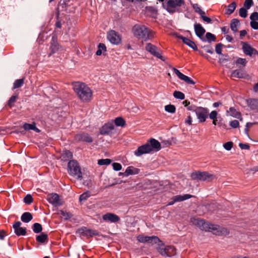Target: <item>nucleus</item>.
Returning a JSON list of instances; mask_svg holds the SVG:
<instances>
[{
  "instance_id": "nucleus-56",
  "label": "nucleus",
  "mask_w": 258,
  "mask_h": 258,
  "mask_svg": "<svg viewBox=\"0 0 258 258\" xmlns=\"http://www.w3.org/2000/svg\"><path fill=\"white\" fill-rule=\"evenodd\" d=\"M200 16H201V18L203 19V20L204 21H205V22H206L207 23H211L212 20H211V18L206 16L205 14H202Z\"/></svg>"
},
{
  "instance_id": "nucleus-31",
  "label": "nucleus",
  "mask_w": 258,
  "mask_h": 258,
  "mask_svg": "<svg viewBox=\"0 0 258 258\" xmlns=\"http://www.w3.org/2000/svg\"><path fill=\"white\" fill-rule=\"evenodd\" d=\"M239 25V21L237 19H233L230 24V28L234 32L238 31L237 27Z\"/></svg>"
},
{
  "instance_id": "nucleus-32",
  "label": "nucleus",
  "mask_w": 258,
  "mask_h": 258,
  "mask_svg": "<svg viewBox=\"0 0 258 258\" xmlns=\"http://www.w3.org/2000/svg\"><path fill=\"white\" fill-rule=\"evenodd\" d=\"M57 214L60 215L61 217L63 218L64 220H68L72 217L71 213L63 210H59L57 212Z\"/></svg>"
},
{
  "instance_id": "nucleus-12",
  "label": "nucleus",
  "mask_w": 258,
  "mask_h": 258,
  "mask_svg": "<svg viewBox=\"0 0 258 258\" xmlns=\"http://www.w3.org/2000/svg\"><path fill=\"white\" fill-rule=\"evenodd\" d=\"M137 239L141 243H151L152 244H156L158 243V242H161V240L156 236H145L143 234L139 235L137 237Z\"/></svg>"
},
{
  "instance_id": "nucleus-15",
  "label": "nucleus",
  "mask_w": 258,
  "mask_h": 258,
  "mask_svg": "<svg viewBox=\"0 0 258 258\" xmlns=\"http://www.w3.org/2000/svg\"><path fill=\"white\" fill-rule=\"evenodd\" d=\"M242 49L244 53L247 55H258V51L246 42H242Z\"/></svg>"
},
{
  "instance_id": "nucleus-13",
  "label": "nucleus",
  "mask_w": 258,
  "mask_h": 258,
  "mask_svg": "<svg viewBox=\"0 0 258 258\" xmlns=\"http://www.w3.org/2000/svg\"><path fill=\"white\" fill-rule=\"evenodd\" d=\"M46 199L49 203L55 207L62 205V202L57 194L52 193L48 195Z\"/></svg>"
},
{
  "instance_id": "nucleus-1",
  "label": "nucleus",
  "mask_w": 258,
  "mask_h": 258,
  "mask_svg": "<svg viewBox=\"0 0 258 258\" xmlns=\"http://www.w3.org/2000/svg\"><path fill=\"white\" fill-rule=\"evenodd\" d=\"M191 222L199 227L202 230L211 232L217 235H225L229 233L227 228L221 227L217 225H214L199 218H191Z\"/></svg>"
},
{
  "instance_id": "nucleus-24",
  "label": "nucleus",
  "mask_w": 258,
  "mask_h": 258,
  "mask_svg": "<svg viewBox=\"0 0 258 258\" xmlns=\"http://www.w3.org/2000/svg\"><path fill=\"white\" fill-rule=\"evenodd\" d=\"M228 114L229 115L237 118H240V117H241L240 112L238 111L234 107H230L229 110H227V115Z\"/></svg>"
},
{
  "instance_id": "nucleus-22",
  "label": "nucleus",
  "mask_w": 258,
  "mask_h": 258,
  "mask_svg": "<svg viewBox=\"0 0 258 258\" xmlns=\"http://www.w3.org/2000/svg\"><path fill=\"white\" fill-rule=\"evenodd\" d=\"M140 170L138 168L133 166L128 167L124 172L122 173L125 176H128L130 175L137 174L139 173Z\"/></svg>"
},
{
  "instance_id": "nucleus-41",
  "label": "nucleus",
  "mask_w": 258,
  "mask_h": 258,
  "mask_svg": "<svg viewBox=\"0 0 258 258\" xmlns=\"http://www.w3.org/2000/svg\"><path fill=\"white\" fill-rule=\"evenodd\" d=\"M206 38L207 39V40L209 42H211L212 41H215L216 39V36L214 34H213L210 32H207L206 33Z\"/></svg>"
},
{
  "instance_id": "nucleus-10",
  "label": "nucleus",
  "mask_w": 258,
  "mask_h": 258,
  "mask_svg": "<svg viewBox=\"0 0 258 258\" xmlns=\"http://www.w3.org/2000/svg\"><path fill=\"white\" fill-rule=\"evenodd\" d=\"M194 111L195 112L199 122H204L206 120L209 114V109L203 107H196Z\"/></svg>"
},
{
  "instance_id": "nucleus-18",
  "label": "nucleus",
  "mask_w": 258,
  "mask_h": 258,
  "mask_svg": "<svg viewBox=\"0 0 258 258\" xmlns=\"http://www.w3.org/2000/svg\"><path fill=\"white\" fill-rule=\"evenodd\" d=\"M102 219L104 221L112 223H115L120 220V218L117 215L111 213L104 214L102 217Z\"/></svg>"
},
{
  "instance_id": "nucleus-35",
  "label": "nucleus",
  "mask_w": 258,
  "mask_h": 258,
  "mask_svg": "<svg viewBox=\"0 0 258 258\" xmlns=\"http://www.w3.org/2000/svg\"><path fill=\"white\" fill-rule=\"evenodd\" d=\"M236 7V4L235 2H232L231 4L228 6V8L226 10V14L228 15H231L232 14Z\"/></svg>"
},
{
  "instance_id": "nucleus-36",
  "label": "nucleus",
  "mask_w": 258,
  "mask_h": 258,
  "mask_svg": "<svg viewBox=\"0 0 258 258\" xmlns=\"http://www.w3.org/2000/svg\"><path fill=\"white\" fill-rule=\"evenodd\" d=\"M106 51V47L104 44L103 43H99L98 45V50L96 52V54L97 55H101L102 54L103 51Z\"/></svg>"
},
{
  "instance_id": "nucleus-33",
  "label": "nucleus",
  "mask_w": 258,
  "mask_h": 258,
  "mask_svg": "<svg viewBox=\"0 0 258 258\" xmlns=\"http://www.w3.org/2000/svg\"><path fill=\"white\" fill-rule=\"evenodd\" d=\"M244 73L243 71L240 70H236L232 72L231 77L236 78H244Z\"/></svg>"
},
{
  "instance_id": "nucleus-27",
  "label": "nucleus",
  "mask_w": 258,
  "mask_h": 258,
  "mask_svg": "<svg viewBox=\"0 0 258 258\" xmlns=\"http://www.w3.org/2000/svg\"><path fill=\"white\" fill-rule=\"evenodd\" d=\"M79 232L81 233H84L86 235L93 236L97 235V232L95 231L88 229L86 227H83L80 229Z\"/></svg>"
},
{
  "instance_id": "nucleus-8",
  "label": "nucleus",
  "mask_w": 258,
  "mask_h": 258,
  "mask_svg": "<svg viewBox=\"0 0 258 258\" xmlns=\"http://www.w3.org/2000/svg\"><path fill=\"white\" fill-rule=\"evenodd\" d=\"M145 49L147 51L150 53L152 55L156 57L157 58L161 59L163 61H165L166 58L162 55L161 50L155 45L151 43H147L145 46Z\"/></svg>"
},
{
  "instance_id": "nucleus-54",
  "label": "nucleus",
  "mask_w": 258,
  "mask_h": 258,
  "mask_svg": "<svg viewBox=\"0 0 258 258\" xmlns=\"http://www.w3.org/2000/svg\"><path fill=\"white\" fill-rule=\"evenodd\" d=\"M230 125L234 128H237L239 125V123L237 120H233L230 122Z\"/></svg>"
},
{
  "instance_id": "nucleus-21",
  "label": "nucleus",
  "mask_w": 258,
  "mask_h": 258,
  "mask_svg": "<svg viewBox=\"0 0 258 258\" xmlns=\"http://www.w3.org/2000/svg\"><path fill=\"white\" fill-rule=\"evenodd\" d=\"M194 28L196 35L201 38L206 32L205 29L200 24L197 23L194 25Z\"/></svg>"
},
{
  "instance_id": "nucleus-43",
  "label": "nucleus",
  "mask_w": 258,
  "mask_h": 258,
  "mask_svg": "<svg viewBox=\"0 0 258 258\" xmlns=\"http://www.w3.org/2000/svg\"><path fill=\"white\" fill-rule=\"evenodd\" d=\"M193 8L195 11L200 15L202 14H205V12L201 10L198 4H194L193 5Z\"/></svg>"
},
{
  "instance_id": "nucleus-42",
  "label": "nucleus",
  "mask_w": 258,
  "mask_h": 258,
  "mask_svg": "<svg viewBox=\"0 0 258 258\" xmlns=\"http://www.w3.org/2000/svg\"><path fill=\"white\" fill-rule=\"evenodd\" d=\"M111 163V160L110 159H102L98 160V164L99 165H108Z\"/></svg>"
},
{
  "instance_id": "nucleus-48",
  "label": "nucleus",
  "mask_w": 258,
  "mask_h": 258,
  "mask_svg": "<svg viewBox=\"0 0 258 258\" xmlns=\"http://www.w3.org/2000/svg\"><path fill=\"white\" fill-rule=\"evenodd\" d=\"M233 146V143L232 142H228L223 144V147L227 151L230 150Z\"/></svg>"
},
{
  "instance_id": "nucleus-60",
  "label": "nucleus",
  "mask_w": 258,
  "mask_h": 258,
  "mask_svg": "<svg viewBox=\"0 0 258 258\" xmlns=\"http://www.w3.org/2000/svg\"><path fill=\"white\" fill-rule=\"evenodd\" d=\"M185 123L191 125L192 123V117L189 115L185 120Z\"/></svg>"
},
{
  "instance_id": "nucleus-26",
  "label": "nucleus",
  "mask_w": 258,
  "mask_h": 258,
  "mask_svg": "<svg viewBox=\"0 0 258 258\" xmlns=\"http://www.w3.org/2000/svg\"><path fill=\"white\" fill-rule=\"evenodd\" d=\"M73 153L69 150L63 151L61 155V160L63 161H68L73 158Z\"/></svg>"
},
{
  "instance_id": "nucleus-44",
  "label": "nucleus",
  "mask_w": 258,
  "mask_h": 258,
  "mask_svg": "<svg viewBox=\"0 0 258 258\" xmlns=\"http://www.w3.org/2000/svg\"><path fill=\"white\" fill-rule=\"evenodd\" d=\"M239 16L243 18H245L247 16V12L246 8H241L239 11Z\"/></svg>"
},
{
  "instance_id": "nucleus-46",
  "label": "nucleus",
  "mask_w": 258,
  "mask_h": 258,
  "mask_svg": "<svg viewBox=\"0 0 258 258\" xmlns=\"http://www.w3.org/2000/svg\"><path fill=\"white\" fill-rule=\"evenodd\" d=\"M24 202L25 204L29 205L33 202V198L30 195H27L24 198Z\"/></svg>"
},
{
  "instance_id": "nucleus-52",
  "label": "nucleus",
  "mask_w": 258,
  "mask_h": 258,
  "mask_svg": "<svg viewBox=\"0 0 258 258\" xmlns=\"http://www.w3.org/2000/svg\"><path fill=\"white\" fill-rule=\"evenodd\" d=\"M89 197H90L89 193L86 192L83 193L80 196L79 200L80 201H85Z\"/></svg>"
},
{
  "instance_id": "nucleus-23",
  "label": "nucleus",
  "mask_w": 258,
  "mask_h": 258,
  "mask_svg": "<svg viewBox=\"0 0 258 258\" xmlns=\"http://www.w3.org/2000/svg\"><path fill=\"white\" fill-rule=\"evenodd\" d=\"M194 196L192 195H189V194H185L183 195H177L175 196H174L172 198V199H174V202H182L184 200L189 199Z\"/></svg>"
},
{
  "instance_id": "nucleus-34",
  "label": "nucleus",
  "mask_w": 258,
  "mask_h": 258,
  "mask_svg": "<svg viewBox=\"0 0 258 258\" xmlns=\"http://www.w3.org/2000/svg\"><path fill=\"white\" fill-rule=\"evenodd\" d=\"M36 240L38 242L43 243L48 240V236L46 234L42 233L36 236Z\"/></svg>"
},
{
  "instance_id": "nucleus-59",
  "label": "nucleus",
  "mask_w": 258,
  "mask_h": 258,
  "mask_svg": "<svg viewBox=\"0 0 258 258\" xmlns=\"http://www.w3.org/2000/svg\"><path fill=\"white\" fill-rule=\"evenodd\" d=\"M239 146L241 149L248 150L249 149V146L247 144L240 143Z\"/></svg>"
},
{
  "instance_id": "nucleus-49",
  "label": "nucleus",
  "mask_w": 258,
  "mask_h": 258,
  "mask_svg": "<svg viewBox=\"0 0 258 258\" xmlns=\"http://www.w3.org/2000/svg\"><path fill=\"white\" fill-rule=\"evenodd\" d=\"M236 64H241L242 66H245L247 63V61L245 58H238L235 62Z\"/></svg>"
},
{
  "instance_id": "nucleus-17",
  "label": "nucleus",
  "mask_w": 258,
  "mask_h": 258,
  "mask_svg": "<svg viewBox=\"0 0 258 258\" xmlns=\"http://www.w3.org/2000/svg\"><path fill=\"white\" fill-rule=\"evenodd\" d=\"M21 223L20 221L15 222L13 224L15 233L18 236H24L26 234L25 228L21 227Z\"/></svg>"
},
{
  "instance_id": "nucleus-7",
  "label": "nucleus",
  "mask_w": 258,
  "mask_h": 258,
  "mask_svg": "<svg viewBox=\"0 0 258 258\" xmlns=\"http://www.w3.org/2000/svg\"><path fill=\"white\" fill-rule=\"evenodd\" d=\"M158 246L157 248L159 253L163 256H172L176 254V249L173 246L165 245L163 242H158Z\"/></svg>"
},
{
  "instance_id": "nucleus-61",
  "label": "nucleus",
  "mask_w": 258,
  "mask_h": 258,
  "mask_svg": "<svg viewBox=\"0 0 258 258\" xmlns=\"http://www.w3.org/2000/svg\"><path fill=\"white\" fill-rule=\"evenodd\" d=\"M6 231L2 230L0 231V239L3 240L5 237L6 236Z\"/></svg>"
},
{
  "instance_id": "nucleus-57",
  "label": "nucleus",
  "mask_w": 258,
  "mask_h": 258,
  "mask_svg": "<svg viewBox=\"0 0 258 258\" xmlns=\"http://www.w3.org/2000/svg\"><path fill=\"white\" fill-rule=\"evenodd\" d=\"M250 19L251 21H257L258 20V13L257 12L252 13L250 16Z\"/></svg>"
},
{
  "instance_id": "nucleus-53",
  "label": "nucleus",
  "mask_w": 258,
  "mask_h": 258,
  "mask_svg": "<svg viewBox=\"0 0 258 258\" xmlns=\"http://www.w3.org/2000/svg\"><path fill=\"white\" fill-rule=\"evenodd\" d=\"M209 116V118L212 120H214L217 118L218 112L217 111L213 110L211 111V112L208 114Z\"/></svg>"
},
{
  "instance_id": "nucleus-38",
  "label": "nucleus",
  "mask_w": 258,
  "mask_h": 258,
  "mask_svg": "<svg viewBox=\"0 0 258 258\" xmlns=\"http://www.w3.org/2000/svg\"><path fill=\"white\" fill-rule=\"evenodd\" d=\"M32 229L34 233H38L41 232L42 230V227L40 224L35 223L33 225Z\"/></svg>"
},
{
  "instance_id": "nucleus-6",
  "label": "nucleus",
  "mask_w": 258,
  "mask_h": 258,
  "mask_svg": "<svg viewBox=\"0 0 258 258\" xmlns=\"http://www.w3.org/2000/svg\"><path fill=\"white\" fill-rule=\"evenodd\" d=\"M190 176L193 180L203 181H211L215 177V175L213 174H210L207 171H196L192 172Z\"/></svg>"
},
{
  "instance_id": "nucleus-25",
  "label": "nucleus",
  "mask_w": 258,
  "mask_h": 258,
  "mask_svg": "<svg viewBox=\"0 0 258 258\" xmlns=\"http://www.w3.org/2000/svg\"><path fill=\"white\" fill-rule=\"evenodd\" d=\"M23 128L25 130H33L35 131L36 133H40V131L36 126V124L35 122H33L32 124H29L27 123H25L23 125Z\"/></svg>"
},
{
  "instance_id": "nucleus-47",
  "label": "nucleus",
  "mask_w": 258,
  "mask_h": 258,
  "mask_svg": "<svg viewBox=\"0 0 258 258\" xmlns=\"http://www.w3.org/2000/svg\"><path fill=\"white\" fill-rule=\"evenodd\" d=\"M59 45L56 43L52 44L50 46V49L52 53H54L59 49Z\"/></svg>"
},
{
  "instance_id": "nucleus-5",
  "label": "nucleus",
  "mask_w": 258,
  "mask_h": 258,
  "mask_svg": "<svg viewBox=\"0 0 258 258\" xmlns=\"http://www.w3.org/2000/svg\"><path fill=\"white\" fill-rule=\"evenodd\" d=\"M68 173L78 179L82 178V173L79 163L75 160H70L68 164Z\"/></svg>"
},
{
  "instance_id": "nucleus-37",
  "label": "nucleus",
  "mask_w": 258,
  "mask_h": 258,
  "mask_svg": "<svg viewBox=\"0 0 258 258\" xmlns=\"http://www.w3.org/2000/svg\"><path fill=\"white\" fill-rule=\"evenodd\" d=\"M24 83V78L16 80L13 84V89L19 88L23 86Z\"/></svg>"
},
{
  "instance_id": "nucleus-20",
  "label": "nucleus",
  "mask_w": 258,
  "mask_h": 258,
  "mask_svg": "<svg viewBox=\"0 0 258 258\" xmlns=\"http://www.w3.org/2000/svg\"><path fill=\"white\" fill-rule=\"evenodd\" d=\"M178 38L182 40V42L184 44H186L189 47L192 48L194 50H198V47H197L196 44H195V43L194 41L190 40L189 39L186 38L185 37H183V36H181V35L179 36Z\"/></svg>"
},
{
  "instance_id": "nucleus-64",
  "label": "nucleus",
  "mask_w": 258,
  "mask_h": 258,
  "mask_svg": "<svg viewBox=\"0 0 258 258\" xmlns=\"http://www.w3.org/2000/svg\"><path fill=\"white\" fill-rule=\"evenodd\" d=\"M253 90L254 92H256L258 91V83L255 84L253 86Z\"/></svg>"
},
{
  "instance_id": "nucleus-39",
  "label": "nucleus",
  "mask_w": 258,
  "mask_h": 258,
  "mask_svg": "<svg viewBox=\"0 0 258 258\" xmlns=\"http://www.w3.org/2000/svg\"><path fill=\"white\" fill-rule=\"evenodd\" d=\"M165 110L166 111L171 113H174L175 112L176 108L175 106L172 104L167 105L165 106Z\"/></svg>"
},
{
  "instance_id": "nucleus-19",
  "label": "nucleus",
  "mask_w": 258,
  "mask_h": 258,
  "mask_svg": "<svg viewBox=\"0 0 258 258\" xmlns=\"http://www.w3.org/2000/svg\"><path fill=\"white\" fill-rule=\"evenodd\" d=\"M178 7L180 6L174 0H169L167 3L166 10L168 12L173 13L175 12V9Z\"/></svg>"
},
{
  "instance_id": "nucleus-50",
  "label": "nucleus",
  "mask_w": 258,
  "mask_h": 258,
  "mask_svg": "<svg viewBox=\"0 0 258 258\" xmlns=\"http://www.w3.org/2000/svg\"><path fill=\"white\" fill-rule=\"evenodd\" d=\"M252 5V0H245L244 3V6L246 9H249Z\"/></svg>"
},
{
  "instance_id": "nucleus-40",
  "label": "nucleus",
  "mask_w": 258,
  "mask_h": 258,
  "mask_svg": "<svg viewBox=\"0 0 258 258\" xmlns=\"http://www.w3.org/2000/svg\"><path fill=\"white\" fill-rule=\"evenodd\" d=\"M173 96L177 99H179L181 100H183L185 98L184 94L180 91H175L173 93Z\"/></svg>"
},
{
  "instance_id": "nucleus-58",
  "label": "nucleus",
  "mask_w": 258,
  "mask_h": 258,
  "mask_svg": "<svg viewBox=\"0 0 258 258\" xmlns=\"http://www.w3.org/2000/svg\"><path fill=\"white\" fill-rule=\"evenodd\" d=\"M250 24L252 28L255 30L258 29V22L256 21H251Z\"/></svg>"
},
{
  "instance_id": "nucleus-30",
  "label": "nucleus",
  "mask_w": 258,
  "mask_h": 258,
  "mask_svg": "<svg viewBox=\"0 0 258 258\" xmlns=\"http://www.w3.org/2000/svg\"><path fill=\"white\" fill-rule=\"evenodd\" d=\"M248 106L252 110L258 108V99H250L247 101Z\"/></svg>"
},
{
  "instance_id": "nucleus-4",
  "label": "nucleus",
  "mask_w": 258,
  "mask_h": 258,
  "mask_svg": "<svg viewBox=\"0 0 258 258\" xmlns=\"http://www.w3.org/2000/svg\"><path fill=\"white\" fill-rule=\"evenodd\" d=\"M161 148L160 142L156 139L152 138L148 140L146 144L139 146L134 152V154L137 157H140L143 154H149L154 151H159Z\"/></svg>"
},
{
  "instance_id": "nucleus-62",
  "label": "nucleus",
  "mask_w": 258,
  "mask_h": 258,
  "mask_svg": "<svg viewBox=\"0 0 258 258\" xmlns=\"http://www.w3.org/2000/svg\"><path fill=\"white\" fill-rule=\"evenodd\" d=\"M247 32L246 30H243L240 31V36L241 37H243L246 35Z\"/></svg>"
},
{
  "instance_id": "nucleus-9",
  "label": "nucleus",
  "mask_w": 258,
  "mask_h": 258,
  "mask_svg": "<svg viewBox=\"0 0 258 258\" xmlns=\"http://www.w3.org/2000/svg\"><path fill=\"white\" fill-rule=\"evenodd\" d=\"M107 38L111 44L114 45H119L122 41L121 35L113 30H110L107 32Z\"/></svg>"
},
{
  "instance_id": "nucleus-14",
  "label": "nucleus",
  "mask_w": 258,
  "mask_h": 258,
  "mask_svg": "<svg viewBox=\"0 0 258 258\" xmlns=\"http://www.w3.org/2000/svg\"><path fill=\"white\" fill-rule=\"evenodd\" d=\"M75 140L78 142L82 141L89 143L93 142L92 138L88 133H85L76 135L75 136Z\"/></svg>"
},
{
  "instance_id": "nucleus-55",
  "label": "nucleus",
  "mask_w": 258,
  "mask_h": 258,
  "mask_svg": "<svg viewBox=\"0 0 258 258\" xmlns=\"http://www.w3.org/2000/svg\"><path fill=\"white\" fill-rule=\"evenodd\" d=\"M222 47L221 43H218L216 45L215 51L217 54H221L222 53Z\"/></svg>"
},
{
  "instance_id": "nucleus-16",
  "label": "nucleus",
  "mask_w": 258,
  "mask_h": 258,
  "mask_svg": "<svg viewBox=\"0 0 258 258\" xmlns=\"http://www.w3.org/2000/svg\"><path fill=\"white\" fill-rule=\"evenodd\" d=\"M173 72L181 80L184 81L188 84L194 85L195 82L189 77L182 74L176 68H173Z\"/></svg>"
},
{
  "instance_id": "nucleus-63",
  "label": "nucleus",
  "mask_w": 258,
  "mask_h": 258,
  "mask_svg": "<svg viewBox=\"0 0 258 258\" xmlns=\"http://www.w3.org/2000/svg\"><path fill=\"white\" fill-rule=\"evenodd\" d=\"M225 37L226 39L229 42H232L233 40V37L230 35H227L225 36Z\"/></svg>"
},
{
  "instance_id": "nucleus-11",
  "label": "nucleus",
  "mask_w": 258,
  "mask_h": 258,
  "mask_svg": "<svg viewBox=\"0 0 258 258\" xmlns=\"http://www.w3.org/2000/svg\"><path fill=\"white\" fill-rule=\"evenodd\" d=\"M115 126L113 120L105 123L99 128V134L101 135H110L113 133Z\"/></svg>"
},
{
  "instance_id": "nucleus-51",
  "label": "nucleus",
  "mask_w": 258,
  "mask_h": 258,
  "mask_svg": "<svg viewBox=\"0 0 258 258\" xmlns=\"http://www.w3.org/2000/svg\"><path fill=\"white\" fill-rule=\"evenodd\" d=\"M112 165L113 169L115 171H119L122 168L121 165L119 163H116V162L113 163L112 164Z\"/></svg>"
},
{
  "instance_id": "nucleus-3",
  "label": "nucleus",
  "mask_w": 258,
  "mask_h": 258,
  "mask_svg": "<svg viewBox=\"0 0 258 258\" xmlns=\"http://www.w3.org/2000/svg\"><path fill=\"white\" fill-rule=\"evenodd\" d=\"M132 31L134 37L143 41L152 40L156 37V32L144 25H135Z\"/></svg>"
},
{
  "instance_id": "nucleus-2",
  "label": "nucleus",
  "mask_w": 258,
  "mask_h": 258,
  "mask_svg": "<svg viewBox=\"0 0 258 258\" xmlns=\"http://www.w3.org/2000/svg\"><path fill=\"white\" fill-rule=\"evenodd\" d=\"M73 90L79 99L84 103L90 102L93 97V91L85 83L76 82L72 83Z\"/></svg>"
},
{
  "instance_id": "nucleus-45",
  "label": "nucleus",
  "mask_w": 258,
  "mask_h": 258,
  "mask_svg": "<svg viewBox=\"0 0 258 258\" xmlns=\"http://www.w3.org/2000/svg\"><path fill=\"white\" fill-rule=\"evenodd\" d=\"M17 97L16 96H12L9 100L8 102V105L10 107H12L14 103L16 101Z\"/></svg>"
},
{
  "instance_id": "nucleus-28",
  "label": "nucleus",
  "mask_w": 258,
  "mask_h": 258,
  "mask_svg": "<svg viewBox=\"0 0 258 258\" xmlns=\"http://www.w3.org/2000/svg\"><path fill=\"white\" fill-rule=\"evenodd\" d=\"M33 218L32 215L29 212L24 213L21 217V220L25 223H28Z\"/></svg>"
},
{
  "instance_id": "nucleus-29",
  "label": "nucleus",
  "mask_w": 258,
  "mask_h": 258,
  "mask_svg": "<svg viewBox=\"0 0 258 258\" xmlns=\"http://www.w3.org/2000/svg\"><path fill=\"white\" fill-rule=\"evenodd\" d=\"M113 121V124L117 126L123 127L125 125V120L121 117H117L115 118Z\"/></svg>"
}]
</instances>
